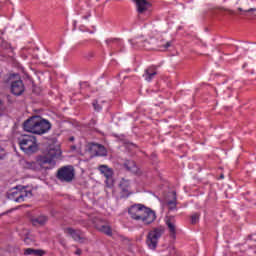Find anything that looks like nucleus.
<instances>
[{"label": "nucleus", "mask_w": 256, "mask_h": 256, "mask_svg": "<svg viewBox=\"0 0 256 256\" xmlns=\"http://www.w3.org/2000/svg\"><path fill=\"white\" fill-rule=\"evenodd\" d=\"M23 129L34 135H44L51 129V123L39 116H34L23 123Z\"/></svg>", "instance_id": "nucleus-1"}, {"label": "nucleus", "mask_w": 256, "mask_h": 256, "mask_svg": "<svg viewBox=\"0 0 256 256\" xmlns=\"http://www.w3.org/2000/svg\"><path fill=\"white\" fill-rule=\"evenodd\" d=\"M61 155V150L56 148H50L48 153L44 156H39L36 163L42 167V169H53L56 162L55 159Z\"/></svg>", "instance_id": "nucleus-2"}, {"label": "nucleus", "mask_w": 256, "mask_h": 256, "mask_svg": "<svg viewBox=\"0 0 256 256\" xmlns=\"http://www.w3.org/2000/svg\"><path fill=\"white\" fill-rule=\"evenodd\" d=\"M18 145L24 153L31 155L37 151V139L35 136L22 135L18 138Z\"/></svg>", "instance_id": "nucleus-3"}, {"label": "nucleus", "mask_w": 256, "mask_h": 256, "mask_svg": "<svg viewBox=\"0 0 256 256\" xmlns=\"http://www.w3.org/2000/svg\"><path fill=\"white\" fill-rule=\"evenodd\" d=\"M163 233H165V227L163 226L153 228L148 233L146 243L149 249H157V243H159V239H161Z\"/></svg>", "instance_id": "nucleus-4"}, {"label": "nucleus", "mask_w": 256, "mask_h": 256, "mask_svg": "<svg viewBox=\"0 0 256 256\" xmlns=\"http://www.w3.org/2000/svg\"><path fill=\"white\" fill-rule=\"evenodd\" d=\"M56 177L61 183H71L75 179V169L73 166H63L58 169Z\"/></svg>", "instance_id": "nucleus-5"}, {"label": "nucleus", "mask_w": 256, "mask_h": 256, "mask_svg": "<svg viewBox=\"0 0 256 256\" xmlns=\"http://www.w3.org/2000/svg\"><path fill=\"white\" fill-rule=\"evenodd\" d=\"M33 193L31 191H27L25 187L19 190L17 187L12 193L9 194V199L15 201L16 203H23L25 201V197H31Z\"/></svg>", "instance_id": "nucleus-6"}, {"label": "nucleus", "mask_w": 256, "mask_h": 256, "mask_svg": "<svg viewBox=\"0 0 256 256\" xmlns=\"http://www.w3.org/2000/svg\"><path fill=\"white\" fill-rule=\"evenodd\" d=\"M15 77V74L9 76V81H11V93L13 95H16V97H19L20 95H23L25 93V84H23V80H13Z\"/></svg>", "instance_id": "nucleus-7"}, {"label": "nucleus", "mask_w": 256, "mask_h": 256, "mask_svg": "<svg viewBox=\"0 0 256 256\" xmlns=\"http://www.w3.org/2000/svg\"><path fill=\"white\" fill-rule=\"evenodd\" d=\"M144 211L145 205L143 204H134L128 209V213L134 221H141Z\"/></svg>", "instance_id": "nucleus-8"}, {"label": "nucleus", "mask_w": 256, "mask_h": 256, "mask_svg": "<svg viewBox=\"0 0 256 256\" xmlns=\"http://www.w3.org/2000/svg\"><path fill=\"white\" fill-rule=\"evenodd\" d=\"M155 219H157V214L155 213V211L145 206L144 212L142 214V218L140 219V221H142L144 225H151V223L155 222Z\"/></svg>", "instance_id": "nucleus-9"}, {"label": "nucleus", "mask_w": 256, "mask_h": 256, "mask_svg": "<svg viewBox=\"0 0 256 256\" xmlns=\"http://www.w3.org/2000/svg\"><path fill=\"white\" fill-rule=\"evenodd\" d=\"M166 227L170 233L171 239H177V221L174 216H169L166 221Z\"/></svg>", "instance_id": "nucleus-10"}, {"label": "nucleus", "mask_w": 256, "mask_h": 256, "mask_svg": "<svg viewBox=\"0 0 256 256\" xmlns=\"http://www.w3.org/2000/svg\"><path fill=\"white\" fill-rule=\"evenodd\" d=\"M95 228L100 231V233H104V235H108L111 237L113 235V231L111 230V226L107 225L102 220L96 219L93 221Z\"/></svg>", "instance_id": "nucleus-11"}, {"label": "nucleus", "mask_w": 256, "mask_h": 256, "mask_svg": "<svg viewBox=\"0 0 256 256\" xmlns=\"http://www.w3.org/2000/svg\"><path fill=\"white\" fill-rule=\"evenodd\" d=\"M64 233L67 235H70L74 241H77L78 243H84L85 237H83V232L81 230H75L73 228H66L64 230Z\"/></svg>", "instance_id": "nucleus-12"}, {"label": "nucleus", "mask_w": 256, "mask_h": 256, "mask_svg": "<svg viewBox=\"0 0 256 256\" xmlns=\"http://www.w3.org/2000/svg\"><path fill=\"white\" fill-rule=\"evenodd\" d=\"M133 2L136 4V9L138 13L141 15L151 7V3L147 0H133Z\"/></svg>", "instance_id": "nucleus-13"}, {"label": "nucleus", "mask_w": 256, "mask_h": 256, "mask_svg": "<svg viewBox=\"0 0 256 256\" xmlns=\"http://www.w3.org/2000/svg\"><path fill=\"white\" fill-rule=\"evenodd\" d=\"M121 197L126 198L131 195V190H129V181L122 180L119 184Z\"/></svg>", "instance_id": "nucleus-14"}, {"label": "nucleus", "mask_w": 256, "mask_h": 256, "mask_svg": "<svg viewBox=\"0 0 256 256\" xmlns=\"http://www.w3.org/2000/svg\"><path fill=\"white\" fill-rule=\"evenodd\" d=\"M156 75H157V68L151 66L145 70L143 77L145 81L151 82L153 81Z\"/></svg>", "instance_id": "nucleus-15"}, {"label": "nucleus", "mask_w": 256, "mask_h": 256, "mask_svg": "<svg viewBox=\"0 0 256 256\" xmlns=\"http://www.w3.org/2000/svg\"><path fill=\"white\" fill-rule=\"evenodd\" d=\"M99 171L106 177L107 181L113 179V169L107 167V165L99 166Z\"/></svg>", "instance_id": "nucleus-16"}, {"label": "nucleus", "mask_w": 256, "mask_h": 256, "mask_svg": "<svg viewBox=\"0 0 256 256\" xmlns=\"http://www.w3.org/2000/svg\"><path fill=\"white\" fill-rule=\"evenodd\" d=\"M142 43L139 47H145L146 49H155L157 47V39L155 38L146 39Z\"/></svg>", "instance_id": "nucleus-17"}, {"label": "nucleus", "mask_w": 256, "mask_h": 256, "mask_svg": "<svg viewBox=\"0 0 256 256\" xmlns=\"http://www.w3.org/2000/svg\"><path fill=\"white\" fill-rule=\"evenodd\" d=\"M124 167L127 171H130V173H137V164L133 160H127L124 163Z\"/></svg>", "instance_id": "nucleus-18"}, {"label": "nucleus", "mask_w": 256, "mask_h": 256, "mask_svg": "<svg viewBox=\"0 0 256 256\" xmlns=\"http://www.w3.org/2000/svg\"><path fill=\"white\" fill-rule=\"evenodd\" d=\"M45 252H43V250H37V249H33V248H26L24 249V255L29 256V255H33V256H43Z\"/></svg>", "instance_id": "nucleus-19"}, {"label": "nucleus", "mask_w": 256, "mask_h": 256, "mask_svg": "<svg viewBox=\"0 0 256 256\" xmlns=\"http://www.w3.org/2000/svg\"><path fill=\"white\" fill-rule=\"evenodd\" d=\"M172 197V200L167 201L168 209L170 211L177 209V193L172 192Z\"/></svg>", "instance_id": "nucleus-20"}, {"label": "nucleus", "mask_w": 256, "mask_h": 256, "mask_svg": "<svg viewBox=\"0 0 256 256\" xmlns=\"http://www.w3.org/2000/svg\"><path fill=\"white\" fill-rule=\"evenodd\" d=\"M105 43L108 45V47H111V45H116V47H123V41H121L119 38H108Z\"/></svg>", "instance_id": "nucleus-21"}, {"label": "nucleus", "mask_w": 256, "mask_h": 256, "mask_svg": "<svg viewBox=\"0 0 256 256\" xmlns=\"http://www.w3.org/2000/svg\"><path fill=\"white\" fill-rule=\"evenodd\" d=\"M171 46V41L165 42L164 39L162 40H157L156 46L160 49V51H167L169 47Z\"/></svg>", "instance_id": "nucleus-22"}, {"label": "nucleus", "mask_w": 256, "mask_h": 256, "mask_svg": "<svg viewBox=\"0 0 256 256\" xmlns=\"http://www.w3.org/2000/svg\"><path fill=\"white\" fill-rule=\"evenodd\" d=\"M47 216H38L32 219L33 225H45L47 223Z\"/></svg>", "instance_id": "nucleus-23"}, {"label": "nucleus", "mask_w": 256, "mask_h": 256, "mask_svg": "<svg viewBox=\"0 0 256 256\" xmlns=\"http://www.w3.org/2000/svg\"><path fill=\"white\" fill-rule=\"evenodd\" d=\"M98 149H99L98 155H101V156L107 155V150L105 149L104 146L99 145Z\"/></svg>", "instance_id": "nucleus-24"}, {"label": "nucleus", "mask_w": 256, "mask_h": 256, "mask_svg": "<svg viewBox=\"0 0 256 256\" xmlns=\"http://www.w3.org/2000/svg\"><path fill=\"white\" fill-rule=\"evenodd\" d=\"M197 221H199V214L198 213L193 214L191 216V223H192V225H195V223H197Z\"/></svg>", "instance_id": "nucleus-25"}, {"label": "nucleus", "mask_w": 256, "mask_h": 256, "mask_svg": "<svg viewBox=\"0 0 256 256\" xmlns=\"http://www.w3.org/2000/svg\"><path fill=\"white\" fill-rule=\"evenodd\" d=\"M93 107H94L95 111H101V109H102L101 105H99V101H97V100L93 101Z\"/></svg>", "instance_id": "nucleus-26"}, {"label": "nucleus", "mask_w": 256, "mask_h": 256, "mask_svg": "<svg viewBox=\"0 0 256 256\" xmlns=\"http://www.w3.org/2000/svg\"><path fill=\"white\" fill-rule=\"evenodd\" d=\"M238 11H241L244 13H253V12H256V8H250L248 10H243V8H238Z\"/></svg>", "instance_id": "nucleus-27"}, {"label": "nucleus", "mask_w": 256, "mask_h": 256, "mask_svg": "<svg viewBox=\"0 0 256 256\" xmlns=\"http://www.w3.org/2000/svg\"><path fill=\"white\" fill-rule=\"evenodd\" d=\"M5 159V149L0 146V161H3Z\"/></svg>", "instance_id": "nucleus-28"}, {"label": "nucleus", "mask_w": 256, "mask_h": 256, "mask_svg": "<svg viewBox=\"0 0 256 256\" xmlns=\"http://www.w3.org/2000/svg\"><path fill=\"white\" fill-rule=\"evenodd\" d=\"M91 17V12H88L87 15H84L82 19H89Z\"/></svg>", "instance_id": "nucleus-29"}, {"label": "nucleus", "mask_w": 256, "mask_h": 256, "mask_svg": "<svg viewBox=\"0 0 256 256\" xmlns=\"http://www.w3.org/2000/svg\"><path fill=\"white\" fill-rule=\"evenodd\" d=\"M81 253H82L81 249H77L75 252L76 255H81Z\"/></svg>", "instance_id": "nucleus-30"}, {"label": "nucleus", "mask_w": 256, "mask_h": 256, "mask_svg": "<svg viewBox=\"0 0 256 256\" xmlns=\"http://www.w3.org/2000/svg\"><path fill=\"white\" fill-rule=\"evenodd\" d=\"M136 43H143V41L142 40L134 41V42H132V45H135Z\"/></svg>", "instance_id": "nucleus-31"}, {"label": "nucleus", "mask_w": 256, "mask_h": 256, "mask_svg": "<svg viewBox=\"0 0 256 256\" xmlns=\"http://www.w3.org/2000/svg\"><path fill=\"white\" fill-rule=\"evenodd\" d=\"M131 149H135L137 146L135 144H130Z\"/></svg>", "instance_id": "nucleus-32"}, {"label": "nucleus", "mask_w": 256, "mask_h": 256, "mask_svg": "<svg viewBox=\"0 0 256 256\" xmlns=\"http://www.w3.org/2000/svg\"><path fill=\"white\" fill-rule=\"evenodd\" d=\"M228 12L231 14V15H234L235 12L233 10H228Z\"/></svg>", "instance_id": "nucleus-33"}, {"label": "nucleus", "mask_w": 256, "mask_h": 256, "mask_svg": "<svg viewBox=\"0 0 256 256\" xmlns=\"http://www.w3.org/2000/svg\"><path fill=\"white\" fill-rule=\"evenodd\" d=\"M69 141H75V137H73V136L70 137V138H69Z\"/></svg>", "instance_id": "nucleus-34"}, {"label": "nucleus", "mask_w": 256, "mask_h": 256, "mask_svg": "<svg viewBox=\"0 0 256 256\" xmlns=\"http://www.w3.org/2000/svg\"><path fill=\"white\" fill-rule=\"evenodd\" d=\"M220 179H225V175L221 174Z\"/></svg>", "instance_id": "nucleus-35"}, {"label": "nucleus", "mask_w": 256, "mask_h": 256, "mask_svg": "<svg viewBox=\"0 0 256 256\" xmlns=\"http://www.w3.org/2000/svg\"><path fill=\"white\" fill-rule=\"evenodd\" d=\"M31 167L35 166V162L30 163Z\"/></svg>", "instance_id": "nucleus-36"}, {"label": "nucleus", "mask_w": 256, "mask_h": 256, "mask_svg": "<svg viewBox=\"0 0 256 256\" xmlns=\"http://www.w3.org/2000/svg\"><path fill=\"white\" fill-rule=\"evenodd\" d=\"M1 105H3V101L0 99V107H1Z\"/></svg>", "instance_id": "nucleus-37"}, {"label": "nucleus", "mask_w": 256, "mask_h": 256, "mask_svg": "<svg viewBox=\"0 0 256 256\" xmlns=\"http://www.w3.org/2000/svg\"><path fill=\"white\" fill-rule=\"evenodd\" d=\"M72 149H77V147H75V146H72Z\"/></svg>", "instance_id": "nucleus-38"}]
</instances>
